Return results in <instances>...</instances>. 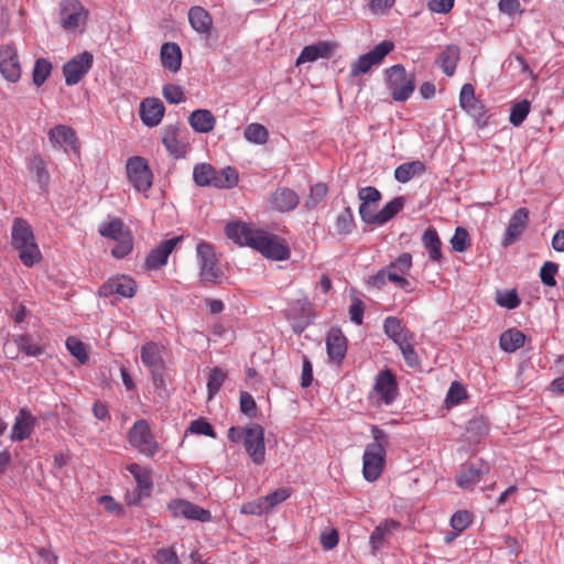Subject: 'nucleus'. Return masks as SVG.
<instances>
[{
  "label": "nucleus",
  "instance_id": "f257e3e1",
  "mask_svg": "<svg viewBox=\"0 0 564 564\" xmlns=\"http://www.w3.org/2000/svg\"><path fill=\"white\" fill-rule=\"evenodd\" d=\"M226 236L239 246H248L271 260H286L290 249L284 239L247 223H231L225 228Z\"/></svg>",
  "mask_w": 564,
  "mask_h": 564
},
{
  "label": "nucleus",
  "instance_id": "f03ea898",
  "mask_svg": "<svg viewBox=\"0 0 564 564\" xmlns=\"http://www.w3.org/2000/svg\"><path fill=\"white\" fill-rule=\"evenodd\" d=\"M12 246L19 252V258L26 267H32L41 260V251L32 227L26 220L15 218L11 230Z\"/></svg>",
  "mask_w": 564,
  "mask_h": 564
},
{
  "label": "nucleus",
  "instance_id": "7ed1b4c3",
  "mask_svg": "<svg viewBox=\"0 0 564 564\" xmlns=\"http://www.w3.org/2000/svg\"><path fill=\"white\" fill-rule=\"evenodd\" d=\"M99 234L117 242L116 247L111 250L112 256L117 259L124 258L133 249L132 234L120 218L115 217L109 221L102 223L99 226Z\"/></svg>",
  "mask_w": 564,
  "mask_h": 564
},
{
  "label": "nucleus",
  "instance_id": "20e7f679",
  "mask_svg": "<svg viewBox=\"0 0 564 564\" xmlns=\"http://www.w3.org/2000/svg\"><path fill=\"white\" fill-rule=\"evenodd\" d=\"M387 85L395 101L408 100L414 91V74L408 73L403 65L395 64L387 70Z\"/></svg>",
  "mask_w": 564,
  "mask_h": 564
},
{
  "label": "nucleus",
  "instance_id": "39448f33",
  "mask_svg": "<svg viewBox=\"0 0 564 564\" xmlns=\"http://www.w3.org/2000/svg\"><path fill=\"white\" fill-rule=\"evenodd\" d=\"M126 173L129 183L140 193H147L153 185V173L142 156L134 155L126 162Z\"/></svg>",
  "mask_w": 564,
  "mask_h": 564
},
{
  "label": "nucleus",
  "instance_id": "423d86ee",
  "mask_svg": "<svg viewBox=\"0 0 564 564\" xmlns=\"http://www.w3.org/2000/svg\"><path fill=\"white\" fill-rule=\"evenodd\" d=\"M128 438L133 448L149 458L153 457L159 451V444L147 420L135 421L129 431Z\"/></svg>",
  "mask_w": 564,
  "mask_h": 564
},
{
  "label": "nucleus",
  "instance_id": "0eeeda50",
  "mask_svg": "<svg viewBox=\"0 0 564 564\" xmlns=\"http://www.w3.org/2000/svg\"><path fill=\"white\" fill-rule=\"evenodd\" d=\"M285 316L293 332L301 335L315 319L314 306L307 297L294 300L286 308Z\"/></svg>",
  "mask_w": 564,
  "mask_h": 564
},
{
  "label": "nucleus",
  "instance_id": "6e6552de",
  "mask_svg": "<svg viewBox=\"0 0 564 564\" xmlns=\"http://www.w3.org/2000/svg\"><path fill=\"white\" fill-rule=\"evenodd\" d=\"M243 446L254 464L262 465L264 463V430L260 424L249 423L243 427Z\"/></svg>",
  "mask_w": 564,
  "mask_h": 564
},
{
  "label": "nucleus",
  "instance_id": "1a4fd4ad",
  "mask_svg": "<svg viewBox=\"0 0 564 564\" xmlns=\"http://www.w3.org/2000/svg\"><path fill=\"white\" fill-rule=\"evenodd\" d=\"M162 144L170 155L181 159L186 155L188 142V131L178 124H167L162 129Z\"/></svg>",
  "mask_w": 564,
  "mask_h": 564
},
{
  "label": "nucleus",
  "instance_id": "9d476101",
  "mask_svg": "<svg viewBox=\"0 0 564 564\" xmlns=\"http://www.w3.org/2000/svg\"><path fill=\"white\" fill-rule=\"evenodd\" d=\"M88 19V11L79 0H61L59 22L64 30L75 31L84 26Z\"/></svg>",
  "mask_w": 564,
  "mask_h": 564
},
{
  "label": "nucleus",
  "instance_id": "9b49d317",
  "mask_svg": "<svg viewBox=\"0 0 564 564\" xmlns=\"http://www.w3.org/2000/svg\"><path fill=\"white\" fill-rule=\"evenodd\" d=\"M386 448L379 444H368L362 456V475L369 481H376L382 474L386 464Z\"/></svg>",
  "mask_w": 564,
  "mask_h": 564
},
{
  "label": "nucleus",
  "instance_id": "f8f14e48",
  "mask_svg": "<svg viewBox=\"0 0 564 564\" xmlns=\"http://www.w3.org/2000/svg\"><path fill=\"white\" fill-rule=\"evenodd\" d=\"M394 48V44L390 41H383L375 46L370 52L361 55L350 66V75L357 77L368 73L372 66L379 65L384 57Z\"/></svg>",
  "mask_w": 564,
  "mask_h": 564
},
{
  "label": "nucleus",
  "instance_id": "ddd939ff",
  "mask_svg": "<svg viewBox=\"0 0 564 564\" xmlns=\"http://www.w3.org/2000/svg\"><path fill=\"white\" fill-rule=\"evenodd\" d=\"M0 74L10 83H17L21 78V63L14 43L0 44Z\"/></svg>",
  "mask_w": 564,
  "mask_h": 564
},
{
  "label": "nucleus",
  "instance_id": "4468645a",
  "mask_svg": "<svg viewBox=\"0 0 564 564\" xmlns=\"http://www.w3.org/2000/svg\"><path fill=\"white\" fill-rule=\"evenodd\" d=\"M489 470V464L482 459L465 463L456 476V484L462 489H471Z\"/></svg>",
  "mask_w": 564,
  "mask_h": 564
},
{
  "label": "nucleus",
  "instance_id": "2eb2a0df",
  "mask_svg": "<svg viewBox=\"0 0 564 564\" xmlns=\"http://www.w3.org/2000/svg\"><path fill=\"white\" fill-rule=\"evenodd\" d=\"M167 510L173 517H184L188 520H195L199 522H209L212 520V513L188 500L174 499L169 502Z\"/></svg>",
  "mask_w": 564,
  "mask_h": 564
},
{
  "label": "nucleus",
  "instance_id": "dca6fc26",
  "mask_svg": "<svg viewBox=\"0 0 564 564\" xmlns=\"http://www.w3.org/2000/svg\"><path fill=\"white\" fill-rule=\"evenodd\" d=\"M93 66V55L88 52H83L63 66V74L65 83L68 86L76 85L88 73Z\"/></svg>",
  "mask_w": 564,
  "mask_h": 564
},
{
  "label": "nucleus",
  "instance_id": "f3484780",
  "mask_svg": "<svg viewBox=\"0 0 564 564\" xmlns=\"http://www.w3.org/2000/svg\"><path fill=\"white\" fill-rule=\"evenodd\" d=\"M412 267V257L410 253H402L394 262L389 267L380 270L373 278V282H408L406 273Z\"/></svg>",
  "mask_w": 564,
  "mask_h": 564
},
{
  "label": "nucleus",
  "instance_id": "a211bd4d",
  "mask_svg": "<svg viewBox=\"0 0 564 564\" xmlns=\"http://www.w3.org/2000/svg\"><path fill=\"white\" fill-rule=\"evenodd\" d=\"M182 237L166 239L153 248L145 258L144 268L147 270H159L166 264L170 254L181 242Z\"/></svg>",
  "mask_w": 564,
  "mask_h": 564
},
{
  "label": "nucleus",
  "instance_id": "6ab92c4d",
  "mask_svg": "<svg viewBox=\"0 0 564 564\" xmlns=\"http://www.w3.org/2000/svg\"><path fill=\"white\" fill-rule=\"evenodd\" d=\"M163 351L164 347L155 341H147L141 346L140 358L150 372L166 369Z\"/></svg>",
  "mask_w": 564,
  "mask_h": 564
},
{
  "label": "nucleus",
  "instance_id": "aec40b11",
  "mask_svg": "<svg viewBox=\"0 0 564 564\" xmlns=\"http://www.w3.org/2000/svg\"><path fill=\"white\" fill-rule=\"evenodd\" d=\"M139 112L142 122L153 128L161 123L165 113V107L159 98H145L140 104Z\"/></svg>",
  "mask_w": 564,
  "mask_h": 564
},
{
  "label": "nucleus",
  "instance_id": "412c9836",
  "mask_svg": "<svg viewBox=\"0 0 564 564\" xmlns=\"http://www.w3.org/2000/svg\"><path fill=\"white\" fill-rule=\"evenodd\" d=\"M375 390L380 394L384 404H391L398 394L395 376L390 369L380 371L376 377Z\"/></svg>",
  "mask_w": 564,
  "mask_h": 564
},
{
  "label": "nucleus",
  "instance_id": "4be33fe9",
  "mask_svg": "<svg viewBox=\"0 0 564 564\" xmlns=\"http://www.w3.org/2000/svg\"><path fill=\"white\" fill-rule=\"evenodd\" d=\"M196 251L200 261V270L204 279L207 281L217 279L219 269L213 246L207 242H199Z\"/></svg>",
  "mask_w": 564,
  "mask_h": 564
},
{
  "label": "nucleus",
  "instance_id": "5701e85b",
  "mask_svg": "<svg viewBox=\"0 0 564 564\" xmlns=\"http://www.w3.org/2000/svg\"><path fill=\"white\" fill-rule=\"evenodd\" d=\"M336 48V44L328 41H321L316 44L305 46L295 61V65L300 66L304 63H312L318 58H329Z\"/></svg>",
  "mask_w": 564,
  "mask_h": 564
},
{
  "label": "nucleus",
  "instance_id": "b1692460",
  "mask_svg": "<svg viewBox=\"0 0 564 564\" xmlns=\"http://www.w3.org/2000/svg\"><path fill=\"white\" fill-rule=\"evenodd\" d=\"M48 140L54 148L69 147L78 151V140L73 128L65 124H57L48 131Z\"/></svg>",
  "mask_w": 564,
  "mask_h": 564
},
{
  "label": "nucleus",
  "instance_id": "393cba45",
  "mask_svg": "<svg viewBox=\"0 0 564 564\" xmlns=\"http://www.w3.org/2000/svg\"><path fill=\"white\" fill-rule=\"evenodd\" d=\"M529 210L524 207L517 209L509 220V225L503 238V246L512 245L522 235L528 226Z\"/></svg>",
  "mask_w": 564,
  "mask_h": 564
},
{
  "label": "nucleus",
  "instance_id": "a878e982",
  "mask_svg": "<svg viewBox=\"0 0 564 564\" xmlns=\"http://www.w3.org/2000/svg\"><path fill=\"white\" fill-rule=\"evenodd\" d=\"M327 355L330 360L340 364L347 352V339L339 328H330L326 337Z\"/></svg>",
  "mask_w": 564,
  "mask_h": 564
},
{
  "label": "nucleus",
  "instance_id": "bb28decb",
  "mask_svg": "<svg viewBox=\"0 0 564 564\" xmlns=\"http://www.w3.org/2000/svg\"><path fill=\"white\" fill-rule=\"evenodd\" d=\"M35 424V417L25 409H21L15 416L10 438L14 442H22L30 437Z\"/></svg>",
  "mask_w": 564,
  "mask_h": 564
},
{
  "label": "nucleus",
  "instance_id": "cd10ccee",
  "mask_svg": "<svg viewBox=\"0 0 564 564\" xmlns=\"http://www.w3.org/2000/svg\"><path fill=\"white\" fill-rule=\"evenodd\" d=\"M299 195L291 188L280 187L271 194L270 206L272 209L286 213L299 205Z\"/></svg>",
  "mask_w": 564,
  "mask_h": 564
},
{
  "label": "nucleus",
  "instance_id": "c85d7f7f",
  "mask_svg": "<svg viewBox=\"0 0 564 564\" xmlns=\"http://www.w3.org/2000/svg\"><path fill=\"white\" fill-rule=\"evenodd\" d=\"M188 22L192 29L200 35H209L213 30V18L210 13L200 6L189 8Z\"/></svg>",
  "mask_w": 564,
  "mask_h": 564
},
{
  "label": "nucleus",
  "instance_id": "c756f323",
  "mask_svg": "<svg viewBox=\"0 0 564 564\" xmlns=\"http://www.w3.org/2000/svg\"><path fill=\"white\" fill-rule=\"evenodd\" d=\"M217 119L208 109H196L188 116L191 128L197 133H209L214 130Z\"/></svg>",
  "mask_w": 564,
  "mask_h": 564
},
{
  "label": "nucleus",
  "instance_id": "7c9ffc66",
  "mask_svg": "<svg viewBox=\"0 0 564 564\" xmlns=\"http://www.w3.org/2000/svg\"><path fill=\"white\" fill-rule=\"evenodd\" d=\"M161 63L171 73H177L182 65V51L176 43L166 42L161 46Z\"/></svg>",
  "mask_w": 564,
  "mask_h": 564
},
{
  "label": "nucleus",
  "instance_id": "2f4dec72",
  "mask_svg": "<svg viewBox=\"0 0 564 564\" xmlns=\"http://www.w3.org/2000/svg\"><path fill=\"white\" fill-rule=\"evenodd\" d=\"M383 332L397 345L406 339H413L414 334L401 324V321L394 316H388L383 321Z\"/></svg>",
  "mask_w": 564,
  "mask_h": 564
},
{
  "label": "nucleus",
  "instance_id": "473e14b6",
  "mask_svg": "<svg viewBox=\"0 0 564 564\" xmlns=\"http://www.w3.org/2000/svg\"><path fill=\"white\" fill-rule=\"evenodd\" d=\"M398 527L399 522L394 520H386L375 528L369 538V544L373 555H376L384 546L387 536Z\"/></svg>",
  "mask_w": 564,
  "mask_h": 564
},
{
  "label": "nucleus",
  "instance_id": "72a5a7b5",
  "mask_svg": "<svg viewBox=\"0 0 564 564\" xmlns=\"http://www.w3.org/2000/svg\"><path fill=\"white\" fill-rule=\"evenodd\" d=\"M525 335L517 329L510 328L505 330L499 338V346L506 352H514L524 345Z\"/></svg>",
  "mask_w": 564,
  "mask_h": 564
},
{
  "label": "nucleus",
  "instance_id": "f704fd0d",
  "mask_svg": "<svg viewBox=\"0 0 564 564\" xmlns=\"http://www.w3.org/2000/svg\"><path fill=\"white\" fill-rule=\"evenodd\" d=\"M422 242L426 249L429 257L433 261H438L442 258V242L440 236L434 227H429L423 236Z\"/></svg>",
  "mask_w": 564,
  "mask_h": 564
},
{
  "label": "nucleus",
  "instance_id": "c9c22d12",
  "mask_svg": "<svg viewBox=\"0 0 564 564\" xmlns=\"http://www.w3.org/2000/svg\"><path fill=\"white\" fill-rule=\"evenodd\" d=\"M459 48L456 45H448L438 57L440 66L443 73L447 76H452L455 73L457 62L459 59Z\"/></svg>",
  "mask_w": 564,
  "mask_h": 564
},
{
  "label": "nucleus",
  "instance_id": "e433bc0d",
  "mask_svg": "<svg viewBox=\"0 0 564 564\" xmlns=\"http://www.w3.org/2000/svg\"><path fill=\"white\" fill-rule=\"evenodd\" d=\"M425 172V164L421 161L406 162L399 165L394 171V177L400 183H406L415 175Z\"/></svg>",
  "mask_w": 564,
  "mask_h": 564
},
{
  "label": "nucleus",
  "instance_id": "4c0bfd02",
  "mask_svg": "<svg viewBox=\"0 0 564 564\" xmlns=\"http://www.w3.org/2000/svg\"><path fill=\"white\" fill-rule=\"evenodd\" d=\"M126 469L133 476L137 481L138 489L140 492H145L149 495V491L152 487V478L149 469L141 467L137 463L129 464Z\"/></svg>",
  "mask_w": 564,
  "mask_h": 564
},
{
  "label": "nucleus",
  "instance_id": "58836bf2",
  "mask_svg": "<svg viewBox=\"0 0 564 564\" xmlns=\"http://www.w3.org/2000/svg\"><path fill=\"white\" fill-rule=\"evenodd\" d=\"M216 169L208 163H199L194 166L193 178L198 186L215 187Z\"/></svg>",
  "mask_w": 564,
  "mask_h": 564
},
{
  "label": "nucleus",
  "instance_id": "ea45409f",
  "mask_svg": "<svg viewBox=\"0 0 564 564\" xmlns=\"http://www.w3.org/2000/svg\"><path fill=\"white\" fill-rule=\"evenodd\" d=\"M243 137L250 143L263 145L269 140V131L263 124L253 122L245 128Z\"/></svg>",
  "mask_w": 564,
  "mask_h": 564
},
{
  "label": "nucleus",
  "instance_id": "a19ab883",
  "mask_svg": "<svg viewBox=\"0 0 564 564\" xmlns=\"http://www.w3.org/2000/svg\"><path fill=\"white\" fill-rule=\"evenodd\" d=\"M496 303L506 310L517 308L521 301L516 289H497L495 293Z\"/></svg>",
  "mask_w": 564,
  "mask_h": 564
},
{
  "label": "nucleus",
  "instance_id": "79ce46f5",
  "mask_svg": "<svg viewBox=\"0 0 564 564\" xmlns=\"http://www.w3.org/2000/svg\"><path fill=\"white\" fill-rule=\"evenodd\" d=\"M17 347L26 356L39 357L43 354L44 348L42 345L33 343L32 336L28 333L18 335L14 339Z\"/></svg>",
  "mask_w": 564,
  "mask_h": 564
},
{
  "label": "nucleus",
  "instance_id": "37998d69",
  "mask_svg": "<svg viewBox=\"0 0 564 564\" xmlns=\"http://www.w3.org/2000/svg\"><path fill=\"white\" fill-rule=\"evenodd\" d=\"M239 175L235 167L227 166L221 170H216L215 187L217 188H231L238 184Z\"/></svg>",
  "mask_w": 564,
  "mask_h": 564
},
{
  "label": "nucleus",
  "instance_id": "c03bdc74",
  "mask_svg": "<svg viewBox=\"0 0 564 564\" xmlns=\"http://www.w3.org/2000/svg\"><path fill=\"white\" fill-rule=\"evenodd\" d=\"M404 205L402 197H397L387 203L383 208L377 212V225H383L392 219L399 212L402 210Z\"/></svg>",
  "mask_w": 564,
  "mask_h": 564
},
{
  "label": "nucleus",
  "instance_id": "a18cd8bd",
  "mask_svg": "<svg viewBox=\"0 0 564 564\" xmlns=\"http://www.w3.org/2000/svg\"><path fill=\"white\" fill-rule=\"evenodd\" d=\"M531 109V105L527 99L514 102L510 108L509 121L512 126L519 127L527 119Z\"/></svg>",
  "mask_w": 564,
  "mask_h": 564
},
{
  "label": "nucleus",
  "instance_id": "49530a36",
  "mask_svg": "<svg viewBox=\"0 0 564 564\" xmlns=\"http://www.w3.org/2000/svg\"><path fill=\"white\" fill-rule=\"evenodd\" d=\"M467 399V391L465 387L458 381H453L447 390L445 398L446 408L451 409L460 404Z\"/></svg>",
  "mask_w": 564,
  "mask_h": 564
},
{
  "label": "nucleus",
  "instance_id": "de8ad7c7",
  "mask_svg": "<svg viewBox=\"0 0 564 564\" xmlns=\"http://www.w3.org/2000/svg\"><path fill=\"white\" fill-rule=\"evenodd\" d=\"M29 170L35 174L37 182L45 186L48 183L50 174L46 170V163L40 154H34L29 162Z\"/></svg>",
  "mask_w": 564,
  "mask_h": 564
},
{
  "label": "nucleus",
  "instance_id": "09e8293b",
  "mask_svg": "<svg viewBox=\"0 0 564 564\" xmlns=\"http://www.w3.org/2000/svg\"><path fill=\"white\" fill-rule=\"evenodd\" d=\"M52 72V64L46 58H37L33 66L32 78L33 83L40 87L42 86Z\"/></svg>",
  "mask_w": 564,
  "mask_h": 564
},
{
  "label": "nucleus",
  "instance_id": "8fccbe9b",
  "mask_svg": "<svg viewBox=\"0 0 564 564\" xmlns=\"http://www.w3.org/2000/svg\"><path fill=\"white\" fill-rule=\"evenodd\" d=\"M225 379L226 373L220 368L215 367L210 370L207 381L208 400H212L219 392Z\"/></svg>",
  "mask_w": 564,
  "mask_h": 564
},
{
  "label": "nucleus",
  "instance_id": "3c124183",
  "mask_svg": "<svg viewBox=\"0 0 564 564\" xmlns=\"http://www.w3.org/2000/svg\"><path fill=\"white\" fill-rule=\"evenodd\" d=\"M328 188L324 183H316L310 189V194L305 200V207L308 210L314 209L327 195Z\"/></svg>",
  "mask_w": 564,
  "mask_h": 564
},
{
  "label": "nucleus",
  "instance_id": "603ef678",
  "mask_svg": "<svg viewBox=\"0 0 564 564\" xmlns=\"http://www.w3.org/2000/svg\"><path fill=\"white\" fill-rule=\"evenodd\" d=\"M354 227V215L350 207H346L335 221V229L339 235H347Z\"/></svg>",
  "mask_w": 564,
  "mask_h": 564
},
{
  "label": "nucleus",
  "instance_id": "864d4df0",
  "mask_svg": "<svg viewBox=\"0 0 564 564\" xmlns=\"http://www.w3.org/2000/svg\"><path fill=\"white\" fill-rule=\"evenodd\" d=\"M452 249L456 252H464L470 247L468 231L463 227H457L451 239Z\"/></svg>",
  "mask_w": 564,
  "mask_h": 564
},
{
  "label": "nucleus",
  "instance_id": "5fc2aeb1",
  "mask_svg": "<svg viewBox=\"0 0 564 564\" xmlns=\"http://www.w3.org/2000/svg\"><path fill=\"white\" fill-rule=\"evenodd\" d=\"M412 340L413 339H406L402 344L398 345V347L402 352L405 364L410 368H419L421 365V360L412 345Z\"/></svg>",
  "mask_w": 564,
  "mask_h": 564
},
{
  "label": "nucleus",
  "instance_id": "6e6d98bb",
  "mask_svg": "<svg viewBox=\"0 0 564 564\" xmlns=\"http://www.w3.org/2000/svg\"><path fill=\"white\" fill-rule=\"evenodd\" d=\"M292 495V489L290 487H282L278 488L276 490L272 491L271 494L263 497L267 508L269 512L276 507L278 505L285 501L288 498H290Z\"/></svg>",
  "mask_w": 564,
  "mask_h": 564
},
{
  "label": "nucleus",
  "instance_id": "4d7b16f0",
  "mask_svg": "<svg viewBox=\"0 0 564 564\" xmlns=\"http://www.w3.org/2000/svg\"><path fill=\"white\" fill-rule=\"evenodd\" d=\"M66 348L69 351V354L75 357L78 361L82 364L86 362L88 359L87 350L79 339L75 337H69L66 340Z\"/></svg>",
  "mask_w": 564,
  "mask_h": 564
},
{
  "label": "nucleus",
  "instance_id": "13d9d810",
  "mask_svg": "<svg viewBox=\"0 0 564 564\" xmlns=\"http://www.w3.org/2000/svg\"><path fill=\"white\" fill-rule=\"evenodd\" d=\"M162 94L169 104H181L185 100L184 89L180 85H164Z\"/></svg>",
  "mask_w": 564,
  "mask_h": 564
},
{
  "label": "nucleus",
  "instance_id": "bf43d9fd",
  "mask_svg": "<svg viewBox=\"0 0 564 564\" xmlns=\"http://www.w3.org/2000/svg\"><path fill=\"white\" fill-rule=\"evenodd\" d=\"M350 295L352 297V302L349 306L350 321L352 323H355L356 325H360V324H362V321H364L365 306H364V303L361 302V300H359L358 297L355 296L354 288L350 289Z\"/></svg>",
  "mask_w": 564,
  "mask_h": 564
},
{
  "label": "nucleus",
  "instance_id": "052dcab7",
  "mask_svg": "<svg viewBox=\"0 0 564 564\" xmlns=\"http://www.w3.org/2000/svg\"><path fill=\"white\" fill-rule=\"evenodd\" d=\"M188 431L193 434L216 437L213 425L203 417L192 421Z\"/></svg>",
  "mask_w": 564,
  "mask_h": 564
},
{
  "label": "nucleus",
  "instance_id": "680f3d73",
  "mask_svg": "<svg viewBox=\"0 0 564 564\" xmlns=\"http://www.w3.org/2000/svg\"><path fill=\"white\" fill-rule=\"evenodd\" d=\"M240 512L243 514L262 516L264 513H269V510L267 508L263 497H261L257 500L245 503L241 507Z\"/></svg>",
  "mask_w": 564,
  "mask_h": 564
},
{
  "label": "nucleus",
  "instance_id": "e2e57ef3",
  "mask_svg": "<svg viewBox=\"0 0 564 564\" xmlns=\"http://www.w3.org/2000/svg\"><path fill=\"white\" fill-rule=\"evenodd\" d=\"M239 403H240V411H241V413H243L248 417H254L256 416V414H257V404H256V401H254L253 397L249 392L242 391L240 393Z\"/></svg>",
  "mask_w": 564,
  "mask_h": 564
},
{
  "label": "nucleus",
  "instance_id": "0e129e2a",
  "mask_svg": "<svg viewBox=\"0 0 564 564\" xmlns=\"http://www.w3.org/2000/svg\"><path fill=\"white\" fill-rule=\"evenodd\" d=\"M471 523V513L466 510L455 512L451 518V527L458 532L464 531Z\"/></svg>",
  "mask_w": 564,
  "mask_h": 564
},
{
  "label": "nucleus",
  "instance_id": "69168bd1",
  "mask_svg": "<svg viewBox=\"0 0 564 564\" xmlns=\"http://www.w3.org/2000/svg\"><path fill=\"white\" fill-rule=\"evenodd\" d=\"M155 560L159 564H181L173 549L162 547L155 553Z\"/></svg>",
  "mask_w": 564,
  "mask_h": 564
},
{
  "label": "nucleus",
  "instance_id": "338daca9",
  "mask_svg": "<svg viewBox=\"0 0 564 564\" xmlns=\"http://www.w3.org/2000/svg\"><path fill=\"white\" fill-rule=\"evenodd\" d=\"M358 197L361 204H371L380 200L381 193L376 187L367 186L359 189Z\"/></svg>",
  "mask_w": 564,
  "mask_h": 564
},
{
  "label": "nucleus",
  "instance_id": "774afa93",
  "mask_svg": "<svg viewBox=\"0 0 564 564\" xmlns=\"http://www.w3.org/2000/svg\"><path fill=\"white\" fill-rule=\"evenodd\" d=\"M558 265L555 262L546 261L540 269L541 282H555Z\"/></svg>",
  "mask_w": 564,
  "mask_h": 564
}]
</instances>
